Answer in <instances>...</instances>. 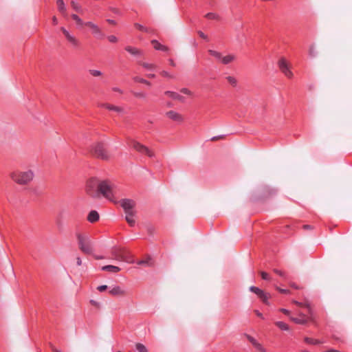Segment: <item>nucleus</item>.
I'll use <instances>...</instances> for the list:
<instances>
[{
  "mask_svg": "<svg viewBox=\"0 0 352 352\" xmlns=\"http://www.w3.org/2000/svg\"><path fill=\"white\" fill-rule=\"evenodd\" d=\"M118 190L117 186L109 180H101L99 196L102 195L106 199L113 201L116 194Z\"/></svg>",
  "mask_w": 352,
  "mask_h": 352,
  "instance_id": "f257e3e1",
  "label": "nucleus"
},
{
  "mask_svg": "<svg viewBox=\"0 0 352 352\" xmlns=\"http://www.w3.org/2000/svg\"><path fill=\"white\" fill-rule=\"evenodd\" d=\"M111 254L112 257L122 262L129 263H134V260L131 254L126 249L119 247H113L111 249Z\"/></svg>",
  "mask_w": 352,
  "mask_h": 352,
  "instance_id": "f03ea898",
  "label": "nucleus"
},
{
  "mask_svg": "<svg viewBox=\"0 0 352 352\" xmlns=\"http://www.w3.org/2000/svg\"><path fill=\"white\" fill-rule=\"evenodd\" d=\"M79 249L86 254H93L92 243L87 234L77 232L76 234Z\"/></svg>",
  "mask_w": 352,
  "mask_h": 352,
  "instance_id": "7ed1b4c3",
  "label": "nucleus"
},
{
  "mask_svg": "<svg viewBox=\"0 0 352 352\" xmlns=\"http://www.w3.org/2000/svg\"><path fill=\"white\" fill-rule=\"evenodd\" d=\"M91 153L96 157L102 160H108L110 158V155L102 142H97L91 147Z\"/></svg>",
  "mask_w": 352,
  "mask_h": 352,
  "instance_id": "20e7f679",
  "label": "nucleus"
},
{
  "mask_svg": "<svg viewBox=\"0 0 352 352\" xmlns=\"http://www.w3.org/2000/svg\"><path fill=\"white\" fill-rule=\"evenodd\" d=\"M101 180L93 177L89 179L86 185V192L91 197L96 198L99 197V189Z\"/></svg>",
  "mask_w": 352,
  "mask_h": 352,
  "instance_id": "39448f33",
  "label": "nucleus"
},
{
  "mask_svg": "<svg viewBox=\"0 0 352 352\" xmlns=\"http://www.w3.org/2000/svg\"><path fill=\"white\" fill-rule=\"evenodd\" d=\"M12 179L19 184H26L32 180L34 173L32 170L25 172L13 173L11 175Z\"/></svg>",
  "mask_w": 352,
  "mask_h": 352,
  "instance_id": "423d86ee",
  "label": "nucleus"
},
{
  "mask_svg": "<svg viewBox=\"0 0 352 352\" xmlns=\"http://www.w3.org/2000/svg\"><path fill=\"white\" fill-rule=\"evenodd\" d=\"M131 146L140 154L146 155L149 157H154V153L151 150L137 141L133 140Z\"/></svg>",
  "mask_w": 352,
  "mask_h": 352,
  "instance_id": "0eeeda50",
  "label": "nucleus"
},
{
  "mask_svg": "<svg viewBox=\"0 0 352 352\" xmlns=\"http://www.w3.org/2000/svg\"><path fill=\"white\" fill-rule=\"evenodd\" d=\"M60 30L63 33L67 41L75 48H78L80 46V41L76 38L74 35L71 34L64 27L60 28Z\"/></svg>",
  "mask_w": 352,
  "mask_h": 352,
  "instance_id": "6e6552de",
  "label": "nucleus"
},
{
  "mask_svg": "<svg viewBox=\"0 0 352 352\" xmlns=\"http://www.w3.org/2000/svg\"><path fill=\"white\" fill-rule=\"evenodd\" d=\"M120 205L124 210L125 213L135 212L134 207L135 203L130 199H123L120 201Z\"/></svg>",
  "mask_w": 352,
  "mask_h": 352,
  "instance_id": "1a4fd4ad",
  "label": "nucleus"
},
{
  "mask_svg": "<svg viewBox=\"0 0 352 352\" xmlns=\"http://www.w3.org/2000/svg\"><path fill=\"white\" fill-rule=\"evenodd\" d=\"M278 67L280 70L287 77L292 78L293 73L289 69L288 64L284 58H281L278 62Z\"/></svg>",
  "mask_w": 352,
  "mask_h": 352,
  "instance_id": "9d476101",
  "label": "nucleus"
},
{
  "mask_svg": "<svg viewBox=\"0 0 352 352\" xmlns=\"http://www.w3.org/2000/svg\"><path fill=\"white\" fill-rule=\"evenodd\" d=\"M166 116L170 120L178 122H181L184 120L182 115L175 111H169L166 112Z\"/></svg>",
  "mask_w": 352,
  "mask_h": 352,
  "instance_id": "9b49d317",
  "label": "nucleus"
},
{
  "mask_svg": "<svg viewBox=\"0 0 352 352\" xmlns=\"http://www.w3.org/2000/svg\"><path fill=\"white\" fill-rule=\"evenodd\" d=\"M101 107H104L107 109L109 111H113L118 113H121L124 112V109L120 107L115 106L108 103H103L100 105Z\"/></svg>",
  "mask_w": 352,
  "mask_h": 352,
  "instance_id": "f8f14e48",
  "label": "nucleus"
},
{
  "mask_svg": "<svg viewBox=\"0 0 352 352\" xmlns=\"http://www.w3.org/2000/svg\"><path fill=\"white\" fill-rule=\"evenodd\" d=\"M290 320L296 324H305L307 322V317L304 314H300L298 317H289Z\"/></svg>",
  "mask_w": 352,
  "mask_h": 352,
  "instance_id": "ddd939ff",
  "label": "nucleus"
},
{
  "mask_svg": "<svg viewBox=\"0 0 352 352\" xmlns=\"http://www.w3.org/2000/svg\"><path fill=\"white\" fill-rule=\"evenodd\" d=\"M164 94L167 96L171 98L173 100H177L181 102L185 101V98L180 94H179L177 92L171 91H166L164 92Z\"/></svg>",
  "mask_w": 352,
  "mask_h": 352,
  "instance_id": "4468645a",
  "label": "nucleus"
},
{
  "mask_svg": "<svg viewBox=\"0 0 352 352\" xmlns=\"http://www.w3.org/2000/svg\"><path fill=\"white\" fill-rule=\"evenodd\" d=\"M109 294L113 296H122L125 294V291L120 286H114L109 290Z\"/></svg>",
  "mask_w": 352,
  "mask_h": 352,
  "instance_id": "2eb2a0df",
  "label": "nucleus"
},
{
  "mask_svg": "<svg viewBox=\"0 0 352 352\" xmlns=\"http://www.w3.org/2000/svg\"><path fill=\"white\" fill-rule=\"evenodd\" d=\"M124 49L126 52H128L133 56H142L143 54L141 50L132 46H126Z\"/></svg>",
  "mask_w": 352,
  "mask_h": 352,
  "instance_id": "dca6fc26",
  "label": "nucleus"
},
{
  "mask_svg": "<svg viewBox=\"0 0 352 352\" xmlns=\"http://www.w3.org/2000/svg\"><path fill=\"white\" fill-rule=\"evenodd\" d=\"M100 216L97 211L96 210H91L88 216H87V220L90 223H95L99 220Z\"/></svg>",
  "mask_w": 352,
  "mask_h": 352,
  "instance_id": "f3484780",
  "label": "nucleus"
},
{
  "mask_svg": "<svg viewBox=\"0 0 352 352\" xmlns=\"http://www.w3.org/2000/svg\"><path fill=\"white\" fill-rule=\"evenodd\" d=\"M56 4L58 7V10L60 13H61L64 16H67L66 12V6L63 0H56Z\"/></svg>",
  "mask_w": 352,
  "mask_h": 352,
  "instance_id": "a211bd4d",
  "label": "nucleus"
},
{
  "mask_svg": "<svg viewBox=\"0 0 352 352\" xmlns=\"http://www.w3.org/2000/svg\"><path fill=\"white\" fill-rule=\"evenodd\" d=\"M151 43L153 44V47L156 50L163 51V52H167L168 50V48L159 43L157 40H153L151 41Z\"/></svg>",
  "mask_w": 352,
  "mask_h": 352,
  "instance_id": "6ab92c4d",
  "label": "nucleus"
},
{
  "mask_svg": "<svg viewBox=\"0 0 352 352\" xmlns=\"http://www.w3.org/2000/svg\"><path fill=\"white\" fill-rule=\"evenodd\" d=\"M102 270L107 271L109 272H112V273H117V272H120L121 270V269L118 266L108 265L103 266L102 267Z\"/></svg>",
  "mask_w": 352,
  "mask_h": 352,
  "instance_id": "aec40b11",
  "label": "nucleus"
},
{
  "mask_svg": "<svg viewBox=\"0 0 352 352\" xmlns=\"http://www.w3.org/2000/svg\"><path fill=\"white\" fill-rule=\"evenodd\" d=\"M126 217L125 219L127 221V223L130 225V226L133 227L135 226V221L133 219V217L135 216V212L125 213Z\"/></svg>",
  "mask_w": 352,
  "mask_h": 352,
  "instance_id": "412c9836",
  "label": "nucleus"
},
{
  "mask_svg": "<svg viewBox=\"0 0 352 352\" xmlns=\"http://www.w3.org/2000/svg\"><path fill=\"white\" fill-rule=\"evenodd\" d=\"M304 340L307 344H314V345L320 344H322L324 342V341H323V340L314 339V338H308V337H305L304 338Z\"/></svg>",
  "mask_w": 352,
  "mask_h": 352,
  "instance_id": "4be33fe9",
  "label": "nucleus"
},
{
  "mask_svg": "<svg viewBox=\"0 0 352 352\" xmlns=\"http://www.w3.org/2000/svg\"><path fill=\"white\" fill-rule=\"evenodd\" d=\"M258 297L264 304L269 305L268 300L270 298V294L269 293H266L263 291Z\"/></svg>",
  "mask_w": 352,
  "mask_h": 352,
  "instance_id": "5701e85b",
  "label": "nucleus"
},
{
  "mask_svg": "<svg viewBox=\"0 0 352 352\" xmlns=\"http://www.w3.org/2000/svg\"><path fill=\"white\" fill-rule=\"evenodd\" d=\"M92 34L97 38H102L104 37V34L102 32L101 30L99 28V27L96 25V28L92 29Z\"/></svg>",
  "mask_w": 352,
  "mask_h": 352,
  "instance_id": "b1692460",
  "label": "nucleus"
},
{
  "mask_svg": "<svg viewBox=\"0 0 352 352\" xmlns=\"http://www.w3.org/2000/svg\"><path fill=\"white\" fill-rule=\"evenodd\" d=\"M71 6L76 12L80 14L83 12V9L81 6L74 0L71 1Z\"/></svg>",
  "mask_w": 352,
  "mask_h": 352,
  "instance_id": "393cba45",
  "label": "nucleus"
},
{
  "mask_svg": "<svg viewBox=\"0 0 352 352\" xmlns=\"http://www.w3.org/2000/svg\"><path fill=\"white\" fill-rule=\"evenodd\" d=\"M235 59V56L234 55H228L226 56H222L221 63H222L224 65H228L232 61H233Z\"/></svg>",
  "mask_w": 352,
  "mask_h": 352,
  "instance_id": "a878e982",
  "label": "nucleus"
},
{
  "mask_svg": "<svg viewBox=\"0 0 352 352\" xmlns=\"http://www.w3.org/2000/svg\"><path fill=\"white\" fill-rule=\"evenodd\" d=\"M275 324L282 331H288L289 329V326L284 322L278 321L275 322Z\"/></svg>",
  "mask_w": 352,
  "mask_h": 352,
  "instance_id": "bb28decb",
  "label": "nucleus"
},
{
  "mask_svg": "<svg viewBox=\"0 0 352 352\" xmlns=\"http://www.w3.org/2000/svg\"><path fill=\"white\" fill-rule=\"evenodd\" d=\"M208 53L211 56H214L217 60H218L219 61L221 62V58H222V55L220 52L213 50H209Z\"/></svg>",
  "mask_w": 352,
  "mask_h": 352,
  "instance_id": "cd10ccee",
  "label": "nucleus"
},
{
  "mask_svg": "<svg viewBox=\"0 0 352 352\" xmlns=\"http://www.w3.org/2000/svg\"><path fill=\"white\" fill-rule=\"evenodd\" d=\"M133 80L136 82H140V83H143V84H145L146 85H148L150 86L151 85V82L141 77H139V76H134L133 78Z\"/></svg>",
  "mask_w": 352,
  "mask_h": 352,
  "instance_id": "c85d7f7f",
  "label": "nucleus"
},
{
  "mask_svg": "<svg viewBox=\"0 0 352 352\" xmlns=\"http://www.w3.org/2000/svg\"><path fill=\"white\" fill-rule=\"evenodd\" d=\"M71 17L76 22L78 25L82 26L84 25V21L77 14H72Z\"/></svg>",
  "mask_w": 352,
  "mask_h": 352,
  "instance_id": "c756f323",
  "label": "nucleus"
},
{
  "mask_svg": "<svg viewBox=\"0 0 352 352\" xmlns=\"http://www.w3.org/2000/svg\"><path fill=\"white\" fill-rule=\"evenodd\" d=\"M140 64L142 65L144 68H145L147 70H153L156 68V65L154 64L147 63H141L139 62Z\"/></svg>",
  "mask_w": 352,
  "mask_h": 352,
  "instance_id": "7c9ffc66",
  "label": "nucleus"
},
{
  "mask_svg": "<svg viewBox=\"0 0 352 352\" xmlns=\"http://www.w3.org/2000/svg\"><path fill=\"white\" fill-rule=\"evenodd\" d=\"M273 271H274V273H276V274H278V276L282 277L284 280H287L288 279V276H287V274L285 272L281 271V270H278V269H274Z\"/></svg>",
  "mask_w": 352,
  "mask_h": 352,
  "instance_id": "2f4dec72",
  "label": "nucleus"
},
{
  "mask_svg": "<svg viewBox=\"0 0 352 352\" xmlns=\"http://www.w3.org/2000/svg\"><path fill=\"white\" fill-rule=\"evenodd\" d=\"M135 346L138 352H148V349L143 344L137 343Z\"/></svg>",
  "mask_w": 352,
  "mask_h": 352,
  "instance_id": "473e14b6",
  "label": "nucleus"
},
{
  "mask_svg": "<svg viewBox=\"0 0 352 352\" xmlns=\"http://www.w3.org/2000/svg\"><path fill=\"white\" fill-rule=\"evenodd\" d=\"M250 291H251L252 292L256 294L257 296H258V295L261 294L263 292L262 289H261L260 288L255 287V286H251L250 287Z\"/></svg>",
  "mask_w": 352,
  "mask_h": 352,
  "instance_id": "72a5a7b5",
  "label": "nucleus"
},
{
  "mask_svg": "<svg viewBox=\"0 0 352 352\" xmlns=\"http://www.w3.org/2000/svg\"><path fill=\"white\" fill-rule=\"evenodd\" d=\"M226 79L228 80V82L233 87H236V85H237V80L236 79L233 77V76H228L226 78Z\"/></svg>",
  "mask_w": 352,
  "mask_h": 352,
  "instance_id": "f704fd0d",
  "label": "nucleus"
},
{
  "mask_svg": "<svg viewBox=\"0 0 352 352\" xmlns=\"http://www.w3.org/2000/svg\"><path fill=\"white\" fill-rule=\"evenodd\" d=\"M205 17L208 19L213 20L219 18L218 15L214 12H208L205 15Z\"/></svg>",
  "mask_w": 352,
  "mask_h": 352,
  "instance_id": "c9c22d12",
  "label": "nucleus"
},
{
  "mask_svg": "<svg viewBox=\"0 0 352 352\" xmlns=\"http://www.w3.org/2000/svg\"><path fill=\"white\" fill-rule=\"evenodd\" d=\"M135 27L138 29L140 31H142V32H148V30L147 28L143 26L142 25L140 24V23H135L134 24Z\"/></svg>",
  "mask_w": 352,
  "mask_h": 352,
  "instance_id": "e433bc0d",
  "label": "nucleus"
},
{
  "mask_svg": "<svg viewBox=\"0 0 352 352\" xmlns=\"http://www.w3.org/2000/svg\"><path fill=\"white\" fill-rule=\"evenodd\" d=\"M244 336L247 338V339L252 343L253 346H254L258 342L254 338L247 333H245Z\"/></svg>",
  "mask_w": 352,
  "mask_h": 352,
  "instance_id": "4c0bfd02",
  "label": "nucleus"
},
{
  "mask_svg": "<svg viewBox=\"0 0 352 352\" xmlns=\"http://www.w3.org/2000/svg\"><path fill=\"white\" fill-rule=\"evenodd\" d=\"M89 72L93 76L97 77L102 75V72L97 69H89Z\"/></svg>",
  "mask_w": 352,
  "mask_h": 352,
  "instance_id": "58836bf2",
  "label": "nucleus"
},
{
  "mask_svg": "<svg viewBox=\"0 0 352 352\" xmlns=\"http://www.w3.org/2000/svg\"><path fill=\"white\" fill-rule=\"evenodd\" d=\"M132 94L136 98H144L146 97V94L144 92L133 91Z\"/></svg>",
  "mask_w": 352,
  "mask_h": 352,
  "instance_id": "ea45409f",
  "label": "nucleus"
},
{
  "mask_svg": "<svg viewBox=\"0 0 352 352\" xmlns=\"http://www.w3.org/2000/svg\"><path fill=\"white\" fill-rule=\"evenodd\" d=\"M309 56L311 57L316 56L317 52H316L315 47L314 45L310 46L309 50Z\"/></svg>",
  "mask_w": 352,
  "mask_h": 352,
  "instance_id": "a19ab883",
  "label": "nucleus"
},
{
  "mask_svg": "<svg viewBox=\"0 0 352 352\" xmlns=\"http://www.w3.org/2000/svg\"><path fill=\"white\" fill-rule=\"evenodd\" d=\"M254 346L258 352H266L263 346L258 342H257Z\"/></svg>",
  "mask_w": 352,
  "mask_h": 352,
  "instance_id": "79ce46f5",
  "label": "nucleus"
},
{
  "mask_svg": "<svg viewBox=\"0 0 352 352\" xmlns=\"http://www.w3.org/2000/svg\"><path fill=\"white\" fill-rule=\"evenodd\" d=\"M261 278L263 279V280H270V275L265 272H261Z\"/></svg>",
  "mask_w": 352,
  "mask_h": 352,
  "instance_id": "37998d69",
  "label": "nucleus"
},
{
  "mask_svg": "<svg viewBox=\"0 0 352 352\" xmlns=\"http://www.w3.org/2000/svg\"><path fill=\"white\" fill-rule=\"evenodd\" d=\"M197 33H198L199 36L201 38H204V40H206V41H208V40H209V39H208V36H207V35H206L203 32H201V30H199V31H198V32H197Z\"/></svg>",
  "mask_w": 352,
  "mask_h": 352,
  "instance_id": "c03bdc74",
  "label": "nucleus"
},
{
  "mask_svg": "<svg viewBox=\"0 0 352 352\" xmlns=\"http://www.w3.org/2000/svg\"><path fill=\"white\" fill-rule=\"evenodd\" d=\"M161 75L164 77H166V78H173V76L170 74L168 72L166 71H162L161 73Z\"/></svg>",
  "mask_w": 352,
  "mask_h": 352,
  "instance_id": "a18cd8bd",
  "label": "nucleus"
},
{
  "mask_svg": "<svg viewBox=\"0 0 352 352\" xmlns=\"http://www.w3.org/2000/svg\"><path fill=\"white\" fill-rule=\"evenodd\" d=\"M86 25V26H88L89 28L92 29H94V28H96V24H94V23L91 22V21H88V22H84V25Z\"/></svg>",
  "mask_w": 352,
  "mask_h": 352,
  "instance_id": "49530a36",
  "label": "nucleus"
},
{
  "mask_svg": "<svg viewBox=\"0 0 352 352\" xmlns=\"http://www.w3.org/2000/svg\"><path fill=\"white\" fill-rule=\"evenodd\" d=\"M86 25V26H88L89 28L92 29H94V28H96V24H94V23L91 22V21H88V22H84V25Z\"/></svg>",
  "mask_w": 352,
  "mask_h": 352,
  "instance_id": "de8ad7c7",
  "label": "nucleus"
},
{
  "mask_svg": "<svg viewBox=\"0 0 352 352\" xmlns=\"http://www.w3.org/2000/svg\"><path fill=\"white\" fill-rule=\"evenodd\" d=\"M108 40L111 43H116V42H117L118 38H117V37L116 36L111 35V36H108Z\"/></svg>",
  "mask_w": 352,
  "mask_h": 352,
  "instance_id": "09e8293b",
  "label": "nucleus"
},
{
  "mask_svg": "<svg viewBox=\"0 0 352 352\" xmlns=\"http://www.w3.org/2000/svg\"><path fill=\"white\" fill-rule=\"evenodd\" d=\"M107 289V286L105 285L98 286L97 288V289L100 292L105 291Z\"/></svg>",
  "mask_w": 352,
  "mask_h": 352,
  "instance_id": "8fccbe9b",
  "label": "nucleus"
},
{
  "mask_svg": "<svg viewBox=\"0 0 352 352\" xmlns=\"http://www.w3.org/2000/svg\"><path fill=\"white\" fill-rule=\"evenodd\" d=\"M279 311L287 316H289L290 311L287 309L281 308L279 309Z\"/></svg>",
  "mask_w": 352,
  "mask_h": 352,
  "instance_id": "3c124183",
  "label": "nucleus"
},
{
  "mask_svg": "<svg viewBox=\"0 0 352 352\" xmlns=\"http://www.w3.org/2000/svg\"><path fill=\"white\" fill-rule=\"evenodd\" d=\"M277 289L281 294H289V290H288V289H280V288H278V287L277 288Z\"/></svg>",
  "mask_w": 352,
  "mask_h": 352,
  "instance_id": "603ef678",
  "label": "nucleus"
},
{
  "mask_svg": "<svg viewBox=\"0 0 352 352\" xmlns=\"http://www.w3.org/2000/svg\"><path fill=\"white\" fill-rule=\"evenodd\" d=\"M181 93H183L184 94H190V91L186 89V88H182L181 90H180Z\"/></svg>",
  "mask_w": 352,
  "mask_h": 352,
  "instance_id": "864d4df0",
  "label": "nucleus"
},
{
  "mask_svg": "<svg viewBox=\"0 0 352 352\" xmlns=\"http://www.w3.org/2000/svg\"><path fill=\"white\" fill-rule=\"evenodd\" d=\"M50 348L53 352H63L62 351L56 349L53 344H50Z\"/></svg>",
  "mask_w": 352,
  "mask_h": 352,
  "instance_id": "5fc2aeb1",
  "label": "nucleus"
},
{
  "mask_svg": "<svg viewBox=\"0 0 352 352\" xmlns=\"http://www.w3.org/2000/svg\"><path fill=\"white\" fill-rule=\"evenodd\" d=\"M254 312L258 317L264 319L263 314L258 310H254Z\"/></svg>",
  "mask_w": 352,
  "mask_h": 352,
  "instance_id": "6e6d98bb",
  "label": "nucleus"
},
{
  "mask_svg": "<svg viewBox=\"0 0 352 352\" xmlns=\"http://www.w3.org/2000/svg\"><path fill=\"white\" fill-rule=\"evenodd\" d=\"M76 265L78 266L82 265V260L79 256L76 258Z\"/></svg>",
  "mask_w": 352,
  "mask_h": 352,
  "instance_id": "4d7b16f0",
  "label": "nucleus"
},
{
  "mask_svg": "<svg viewBox=\"0 0 352 352\" xmlns=\"http://www.w3.org/2000/svg\"><path fill=\"white\" fill-rule=\"evenodd\" d=\"M137 263L138 265H146L148 263V261L146 260H141V261H139Z\"/></svg>",
  "mask_w": 352,
  "mask_h": 352,
  "instance_id": "13d9d810",
  "label": "nucleus"
},
{
  "mask_svg": "<svg viewBox=\"0 0 352 352\" xmlns=\"http://www.w3.org/2000/svg\"><path fill=\"white\" fill-rule=\"evenodd\" d=\"M52 23L54 25L58 24V19L55 16L52 17Z\"/></svg>",
  "mask_w": 352,
  "mask_h": 352,
  "instance_id": "bf43d9fd",
  "label": "nucleus"
},
{
  "mask_svg": "<svg viewBox=\"0 0 352 352\" xmlns=\"http://www.w3.org/2000/svg\"><path fill=\"white\" fill-rule=\"evenodd\" d=\"M112 89L113 91L119 92L120 94L122 93V91L118 87H113Z\"/></svg>",
  "mask_w": 352,
  "mask_h": 352,
  "instance_id": "052dcab7",
  "label": "nucleus"
},
{
  "mask_svg": "<svg viewBox=\"0 0 352 352\" xmlns=\"http://www.w3.org/2000/svg\"><path fill=\"white\" fill-rule=\"evenodd\" d=\"M93 256L96 260H100V259L104 258V256H98V255H95V254H94Z\"/></svg>",
  "mask_w": 352,
  "mask_h": 352,
  "instance_id": "680f3d73",
  "label": "nucleus"
},
{
  "mask_svg": "<svg viewBox=\"0 0 352 352\" xmlns=\"http://www.w3.org/2000/svg\"><path fill=\"white\" fill-rule=\"evenodd\" d=\"M90 302L91 305H94V306H98L99 305V303L94 300H90Z\"/></svg>",
  "mask_w": 352,
  "mask_h": 352,
  "instance_id": "e2e57ef3",
  "label": "nucleus"
},
{
  "mask_svg": "<svg viewBox=\"0 0 352 352\" xmlns=\"http://www.w3.org/2000/svg\"><path fill=\"white\" fill-rule=\"evenodd\" d=\"M168 61H169V63H170V65L171 66H173V67L175 66V62H174V60L173 59L170 58V59L168 60Z\"/></svg>",
  "mask_w": 352,
  "mask_h": 352,
  "instance_id": "0e129e2a",
  "label": "nucleus"
},
{
  "mask_svg": "<svg viewBox=\"0 0 352 352\" xmlns=\"http://www.w3.org/2000/svg\"><path fill=\"white\" fill-rule=\"evenodd\" d=\"M107 21L109 23L113 24V25H115L116 23V21L114 20H113V19H107Z\"/></svg>",
  "mask_w": 352,
  "mask_h": 352,
  "instance_id": "69168bd1",
  "label": "nucleus"
},
{
  "mask_svg": "<svg viewBox=\"0 0 352 352\" xmlns=\"http://www.w3.org/2000/svg\"><path fill=\"white\" fill-rule=\"evenodd\" d=\"M304 229H312V227L310 225H304L303 226Z\"/></svg>",
  "mask_w": 352,
  "mask_h": 352,
  "instance_id": "338daca9",
  "label": "nucleus"
},
{
  "mask_svg": "<svg viewBox=\"0 0 352 352\" xmlns=\"http://www.w3.org/2000/svg\"><path fill=\"white\" fill-rule=\"evenodd\" d=\"M293 303H294L295 305H297L298 306H302V304L297 300H293Z\"/></svg>",
  "mask_w": 352,
  "mask_h": 352,
  "instance_id": "774afa93",
  "label": "nucleus"
}]
</instances>
